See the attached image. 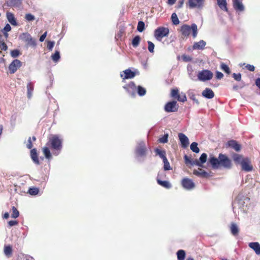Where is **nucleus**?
<instances>
[{"instance_id":"f257e3e1","label":"nucleus","mask_w":260,"mask_h":260,"mask_svg":"<svg viewBox=\"0 0 260 260\" xmlns=\"http://www.w3.org/2000/svg\"><path fill=\"white\" fill-rule=\"evenodd\" d=\"M62 140L57 135H53L49 138L48 142L46 143L47 146L43 148V152L45 157L50 159L51 154L49 147L53 151L54 154H58L62 147Z\"/></svg>"},{"instance_id":"f03ea898","label":"nucleus","mask_w":260,"mask_h":260,"mask_svg":"<svg viewBox=\"0 0 260 260\" xmlns=\"http://www.w3.org/2000/svg\"><path fill=\"white\" fill-rule=\"evenodd\" d=\"M209 162L213 169H217L220 168L230 169L232 166L231 160L225 154L222 153L219 154L218 158L214 156H210Z\"/></svg>"},{"instance_id":"7ed1b4c3","label":"nucleus","mask_w":260,"mask_h":260,"mask_svg":"<svg viewBox=\"0 0 260 260\" xmlns=\"http://www.w3.org/2000/svg\"><path fill=\"white\" fill-rule=\"evenodd\" d=\"M192 31V35L193 38H195L198 35V27L195 23H193L189 26L187 24H184L180 28V31L182 36L185 37H188Z\"/></svg>"},{"instance_id":"20e7f679","label":"nucleus","mask_w":260,"mask_h":260,"mask_svg":"<svg viewBox=\"0 0 260 260\" xmlns=\"http://www.w3.org/2000/svg\"><path fill=\"white\" fill-rule=\"evenodd\" d=\"M207 155L205 153H203L201 154L199 160L198 159H192L190 157H188L186 155H185L184 156L185 163L186 165H190L191 166H198L200 167L202 166V164L206 162L207 160Z\"/></svg>"},{"instance_id":"39448f33","label":"nucleus","mask_w":260,"mask_h":260,"mask_svg":"<svg viewBox=\"0 0 260 260\" xmlns=\"http://www.w3.org/2000/svg\"><path fill=\"white\" fill-rule=\"evenodd\" d=\"M169 29L168 27L160 26L154 30V36L157 40L161 41L163 38L169 35Z\"/></svg>"},{"instance_id":"423d86ee","label":"nucleus","mask_w":260,"mask_h":260,"mask_svg":"<svg viewBox=\"0 0 260 260\" xmlns=\"http://www.w3.org/2000/svg\"><path fill=\"white\" fill-rule=\"evenodd\" d=\"M171 98L177 99L178 101L180 102H185L187 100L186 95L184 93H179L177 88L171 89L170 93Z\"/></svg>"},{"instance_id":"0eeeda50","label":"nucleus","mask_w":260,"mask_h":260,"mask_svg":"<svg viewBox=\"0 0 260 260\" xmlns=\"http://www.w3.org/2000/svg\"><path fill=\"white\" fill-rule=\"evenodd\" d=\"M213 76L211 71L208 70H203L199 72L198 78L200 81H206L211 80Z\"/></svg>"},{"instance_id":"6e6552de","label":"nucleus","mask_w":260,"mask_h":260,"mask_svg":"<svg viewBox=\"0 0 260 260\" xmlns=\"http://www.w3.org/2000/svg\"><path fill=\"white\" fill-rule=\"evenodd\" d=\"M179 108V105L175 101L169 102L165 106V110L167 112H177Z\"/></svg>"},{"instance_id":"1a4fd4ad","label":"nucleus","mask_w":260,"mask_h":260,"mask_svg":"<svg viewBox=\"0 0 260 260\" xmlns=\"http://www.w3.org/2000/svg\"><path fill=\"white\" fill-rule=\"evenodd\" d=\"M182 187L186 190H191L195 187V184L192 180L188 178H184L181 180Z\"/></svg>"},{"instance_id":"9d476101","label":"nucleus","mask_w":260,"mask_h":260,"mask_svg":"<svg viewBox=\"0 0 260 260\" xmlns=\"http://www.w3.org/2000/svg\"><path fill=\"white\" fill-rule=\"evenodd\" d=\"M242 169L246 172H250L252 170L253 167L251 165V161L249 158H244L241 162Z\"/></svg>"},{"instance_id":"9b49d317","label":"nucleus","mask_w":260,"mask_h":260,"mask_svg":"<svg viewBox=\"0 0 260 260\" xmlns=\"http://www.w3.org/2000/svg\"><path fill=\"white\" fill-rule=\"evenodd\" d=\"M21 62L18 59L14 60L9 66V70L11 74L15 73L21 66Z\"/></svg>"},{"instance_id":"f8f14e48","label":"nucleus","mask_w":260,"mask_h":260,"mask_svg":"<svg viewBox=\"0 0 260 260\" xmlns=\"http://www.w3.org/2000/svg\"><path fill=\"white\" fill-rule=\"evenodd\" d=\"M123 88L132 96L135 95L136 86L134 82H131L129 84L124 86Z\"/></svg>"},{"instance_id":"ddd939ff","label":"nucleus","mask_w":260,"mask_h":260,"mask_svg":"<svg viewBox=\"0 0 260 260\" xmlns=\"http://www.w3.org/2000/svg\"><path fill=\"white\" fill-rule=\"evenodd\" d=\"M226 147H231L237 152L240 151L241 149L240 144L234 140L229 141L226 144Z\"/></svg>"},{"instance_id":"4468645a","label":"nucleus","mask_w":260,"mask_h":260,"mask_svg":"<svg viewBox=\"0 0 260 260\" xmlns=\"http://www.w3.org/2000/svg\"><path fill=\"white\" fill-rule=\"evenodd\" d=\"M146 152V148L144 142L140 143L138 146L136 152L138 156H144L145 155Z\"/></svg>"},{"instance_id":"2eb2a0df","label":"nucleus","mask_w":260,"mask_h":260,"mask_svg":"<svg viewBox=\"0 0 260 260\" xmlns=\"http://www.w3.org/2000/svg\"><path fill=\"white\" fill-rule=\"evenodd\" d=\"M178 137L181 142L182 147L184 148L187 147L189 145V140L187 136L184 134L180 133L178 134Z\"/></svg>"},{"instance_id":"dca6fc26","label":"nucleus","mask_w":260,"mask_h":260,"mask_svg":"<svg viewBox=\"0 0 260 260\" xmlns=\"http://www.w3.org/2000/svg\"><path fill=\"white\" fill-rule=\"evenodd\" d=\"M124 75L121 74L120 76L123 80L132 79L136 76L135 72L131 71L130 69H126L123 71Z\"/></svg>"},{"instance_id":"f3484780","label":"nucleus","mask_w":260,"mask_h":260,"mask_svg":"<svg viewBox=\"0 0 260 260\" xmlns=\"http://www.w3.org/2000/svg\"><path fill=\"white\" fill-rule=\"evenodd\" d=\"M204 0H189V7L190 8L195 7L202 8L203 6Z\"/></svg>"},{"instance_id":"a211bd4d","label":"nucleus","mask_w":260,"mask_h":260,"mask_svg":"<svg viewBox=\"0 0 260 260\" xmlns=\"http://www.w3.org/2000/svg\"><path fill=\"white\" fill-rule=\"evenodd\" d=\"M24 40L27 43V45L30 46H35L36 45V41L28 34H23Z\"/></svg>"},{"instance_id":"6ab92c4d","label":"nucleus","mask_w":260,"mask_h":260,"mask_svg":"<svg viewBox=\"0 0 260 260\" xmlns=\"http://www.w3.org/2000/svg\"><path fill=\"white\" fill-rule=\"evenodd\" d=\"M6 4L8 7L19 8L22 4V0H7Z\"/></svg>"},{"instance_id":"aec40b11","label":"nucleus","mask_w":260,"mask_h":260,"mask_svg":"<svg viewBox=\"0 0 260 260\" xmlns=\"http://www.w3.org/2000/svg\"><path fill=\"white\" fill-rule=\"evenodd\" d=\"M233 7L236 11L241 12L244 10V7L241 0H233Z\"/></svg>"},{"instance_id":"412c9836","label":"nucleus","mask_w":260,"mask_h":260,"mask_svg":"<svg viewBox=\"0 0 260 260\" xmlns=\"http://www.w3.org/2000/svg\"><path fill=\"white\" fill-rule=\"evenodd\" d=\"M202 95L207 99H212L214 98L215 94L212 89L209 88H206L202 92Z\"/></svg>"},{"instance_id":"4be33fe9","label":"nucleus","mask_w":260,"mask_h":260,"mask_svg":"<svg viewBox=\"0 0 260 260\" xmlns=\"http://www.w3.org/2000/svg\"><path fill=\"white\" fill-rule=\"evenodd\" d=\"M206 45V43L204 40H201L198 42H195L192 46L194 50H203Z\"/></svg>"},{"instance_id":"5701e85b","label":"nucleus","mask_w":260,"mask_h":260,"mask_svg":"<svg viewBox=\"0 0 260 260\" xmlns=\"http://www.w3.org/2000/svg\"><path fill=\"white\" fill-rule=\"evenodd\" d=\"M193 174L198 177L203 178H207L209 176L208 173L202 169H199V170H193Z\"/></svg>"},{"instance_id":"b1692460","label":"nucleus","mask_w":260,"mask_h":260,"mask_svg":"<svg viewBox=\"0 0 260 260\" xmlns=\"http://www.w3.org/2000/svg\"><path fill=\"white\" fill-rule=\"evenodd\" d=\"M230 229L231 234L233 236H237L238 235L239 233V229L236 223L234 222L231 223Z\"/></svg>"},{"instance_id":"393cba45","label":"nucleus","mask_w":260,"mask_h":260,"mask_svg":"<svg viewBox=\"0 0 260 260\" xmlns=\"http://www.w3.org/2000/svg\"><path fill=\"white\" fill-rule=\"evenodd\" d=\"M249 246L255 251L256 254H260V244L258 242L249 243Z\"/></svg>"},{"instance_id":"a878e982","label":"nucleus","mask_w":260,"mask_h":260,"mask_svg":"<svg viewBox=\"0 0 260 260\" xmlns=\"http://www.w3.org/2000/svg\"><path fill=\"white\" fill-rule=\"evenodd\" d=\"M7 18L8 21L12 25L16 26L17 25L16 20L15 18L14 15L13 13H12L11 12L7 13Z\"/></svg>"},{"instance_id":"bb28decb","label":"nucleus","mask_w":260,"mask_h":260,"mask_svg":"<svg viewBox=\"0 0 260 260\" xmlns=\"http://www.w3.org/2000/svg\"><path fill=\"white\" fill-rule=\"evenodd\" d=\"M30 156L32 160L34 161V162L37 164H39V160L38 157V154L37 152L36 149L34 148L30 150Z\"/></svg>"},{"instance_id":"cd10ccee","label":"nucleus","mask_w":260,"mask_h":260,"mask_svg":"<svg viewBox=\"0 0 260 260\" xmlns=\"http://www.w3.org/2000/svg\"><path fill=\"white\" fill-rule=\"evenodd\" d=\"M156 180H157V183L159 185H160V186H161L166 188L169 189L171 187V184L168 181H162L158 177L157 178Z\"/></svg>"},{"instance_id":"c85d7f7f","label":"nucleus","mask_w":260,"mask_h":260,"mask_svg":"<svg viewBox=\"0 0 260 260\" xmlns=\"http://www.w3.org/2000/svg\"><path fill=\"white\" fill-rule=\"evenodd\" d=\"M4 253L8 257H10L12 255V247L11 245H6L4 249Z\"/></svg>"},{"instance_id":"c756f323","label":"nucleus","mask_w":260,"mask_h":260,"mask_svg":"<svg viewBox=\"0 0 260 260\" xmlns=\"http://www.w3.org/2000/svg\"><path fill=\"white\" fill-rule=\"evenodd\" d=\"M219 8L225 11H228L227 4L226 0H217Z\"/></svg>"},{"instance_id":"7c9ffc66","label":"nucleus","mask_w":260,"mask_h":260,"mask_svg":"<svg viewBox=\"0 0 260 260\" xmlns=\"http://www.w3.org/2000/svg\"><path fill=\"white\" fill-rule=\"evenodd\" d=\"M27 97L30 99L32 95V92L34 90V84L32 82H29L27 84Z\"/></svg>"},{"instance_id":"2f4dec72","label":"nucleus","mask_w":260,"mask_h":260,"mask_svg":"<svg viewBox=\"0 0 260 260\" xmlns=\"http://www.w3.org/2000/svg\"><path fill=\"white\" fill-rule=\"evenodd\" d=\"M155 152L157 155H158L159 157L164 160L165 159L167 158L166 157V153L165 150H160L159 149L156 148L155 150Z\"/></svg>"},{"instance_id":"473e14b6","label":"nucleus","mask_w":260,"mask_h":260,"mask_svg":"<svg viewBox=\"0 0 260 260\" xmlns=\"http://www.w3.org/2000/svg\"><path fill=\"white\" fill-rule=\"evenodd\" d=\"M185 252L184 250H179L177 252V256L178 260H184L185 257Z\"/></svg>"},{"instance_id":"72a5a7b5","label":"nucleus","mask_w":260,"mask_h":260,"mask_svg":"<svg viewBox=\"0 0 260 260\" xmlns=\"http://www.w3.org/2000/svg\"><path fill=\"white\" fill-rule=\"evenodd\" d=\"M140 41L141 38L139 36H136V37H135L133 39L132 42L133 46L135 48L137 47L140 43Z\"/></svg>"},{"instance_id":"f704fd0d","label":"nucleus","mask_w":260,"mask_h":260,"mask_svg":"<svg viewBox=\"0 0 260 260\" xmlns=\"http://www.w3.org/2000/svg\"><path fill=\"white\" fill-rule=\"evenodd\" d=\"M190 149L195 153H199L200 151V149L198 147V143L195 142L191 144Z\"/></svg>"},{"instance_id":"c9c22d12","label":"nucleus","mask_w":260,"mask_h":260,"mask_svg":"<svg viewBox=\"0 0 260 260\" xmlns=\"http://www.w3.org/2000/svg\"><path fill=\"white\" fill-rule=\"evenodd\" d=\"M12 210V213L11 214V217L14 218H16L18 217L19 216V212L18 211L17 209L15 207L13 206Z\"/></svg>"},{"instance_id":"e433bc0d","label":"nucleus","mask_w":260,"mask_h":260,"mask_svg":"<svg viewBox=\"0 0 260 260\" xmlns=\"http://www.w3.org/2000/svg\"><path fill=\"white\" fill-rule=\"evenodd\" d=\"M243 157L241 155L238 154H235L233 155V159L235 162L240 163L241 164V162L243 159Z\"/></svg>"},{"instance_id":"4c0bfd02","label":"nucleus","mask_w":260,"mask_h":260,"mask_svg":"<svg viewBox=\"0 0 260 260\" xmlns=\"http://www.w3.org/2000/svg\"><path fill=\"white\" fill-rule=\"evenodd\" d=\"M51 58L53 61L56 62L60 59V54L58 51H56L55 52L51 55Z\"/></svg>"},{"instance_id":"58836bf2","label":"nucleus","mask_w":260,"mask_h":260,"mask_svg":"<svg viewBox=\"0 0 260 260\" xmlns=\"http://www.w3.org/2000/svg\"><path fill=\"white\" fill-rule=\"evenodd\" d=\"M171 19L172 23L174 25H177L179 23L180 21L178 18L177 15L175 13H173L171 16Z\"/></svg>"},{"instance_id":"ea45409f","label":"nucleus","mask_w":260,"mask_h":260,"mask_svg":"<svg viewBox=\"0 0 260 260\" xmlns=\"http://www.w3.org/2000/svg\"><path fill=\"white\" fill-rule=\"evenodd\" d=\"M145 29V23L144 22L140 21L138 22L137 26V30L139 32H142Z\"/></svg>"},{"instance_id":"a19ab883","label":"nucleus","mask_w":260,"mask_h":260,"mask_svg":"<svg viewBox=\"0 0 260 260\" xmlns=\"http://www.w3.org/2000/svg\"><path fill=\"white\" fill-rule=\"evenodd\" d=\"M163 162L164 164V169L165 171H169V170H171L172 169V168L170 167V163L168 161L167 158L163 160Z\"/></svg>"},{"instance_id":"79ce46f5","label":"nucleus","mask_w":260,"mask_h":260,"mask_svg":"<svg viewBox=\"0 0 260 260\" xmlns=\"http://www.w3.org/2000/svg\"><path fill=\"white\" fill-rule=\"evenodd\" d=\"M146 89L141 86H138V93L140 96H143L146 94Z\"/></svg>"},{"instance_id":"37998d69","label":"nucleus","mask_w":260,"mask_h":260,"mask_svg":"<svg viewBox=\"0 0 260 260\" xmlns=\"http://www.w3.org/2000/svg\"><path fill=\"white\" fill-rule=\"evenodd\" d=\"M221 69L228 74H230L231 73L229 67L224 63L221 64Z\"/></svg>"},{"instance_id":"c03bdc74","label":"nucleus","mask_w":260,"mask_h":260,"mask_svg":"<svg viewBox=\"0 0 260 260\" xmlns=\"http://www.w3.org/2000/svg\"><path fill=\"white\" fill-rule=\"evenodd\" d=\"M168 134H165L162 137L160 138L158 141L161 143H166L168 142Z\"/></svg>"},{"instance_id":"a18cd8bd","label":"nucleus","mask_w":260,"mask_h":260,"mask_svg":"<svg viewBox=\"0 0 260 260\" xmlns=\"http://www.w3.org/2000/svg\"><path fill=\"white\" fill-rule=\"evenodd\" d=\"M39 189L37 187L30 188L28 190V193L31 195H36L39 193Z\"/></svg>"},{"instance_id":"49530a36","label":"nucleus","mask_w":260,"mask_h":260,"mask_svg":"<svg viewBox=\"0 0 260 260\" xmlns=\"http://www.w3.org/2000/svg\"><path fill=\"white\" fill-rule=\"evenodd\" d=\"M148 50L151 53L154 52V44L151 41H148Z\"/></svg>"},{"instance_id":"de8ad7c7","label":"nucleus","mask_w":260,"mask_h":260,"mask_svg":"<svg viewBox=\"0 0 260 260\" xmlns=\"http://www.w3.org/2000/svg\"><path fill=\"white\" fill-rule=\"evenodd\" d=\"M4 30L6 31L5 33H4V35L7 38L8 36V34L7 33V32L8 31H10L11 30V26L9 24H7L4 28Z\"/></svg>"},{"instance_id":"09e8293b","label":"nucleus","mask_w":260,"mask_h":260,"mask_svg":"<svg viewBox=\"0 0 260 260\" xmlns=\"http://www.w3.org/2000/svg\"><path fill=\"white\" fill-rule=\"evenodd\" d=\"M25 18L29 21H33L35 20V16L31 14L28 13L25 15Z\"/></svg>"},{"instance_id":"8fccbe9b","label":"nucleus","mask_w":260,"mask_h":260,"mask_svg":"<svg viewBox=\"0 0 260 260\" xmlns=\"http://www.w3.org/2000/svg\"><path fill=\"white\" fill-rule=\"evenodd\" d=\"M182 58L183 60L185 62H189L191 61L192 60V58L190 56L185 54H183L182 55Z\"/></svg>"},{"instance_id":"3c124183","label":"nucleus","mask_w":260,"mask_h":260,"mask_svg":"<svg viewBox=\"0 0 260 260\" xmlns=\"http://www.w3.org/2000/svg\"><path fill=\"white\" fill-rule=\"evenodd\" d=\"M54 46V42L53 41H48L47 45V49L51 51Z\"/></svg>"},{"instance_id":"603ef678","label":"nucleus","mask_w":260,"mask_h":260,"mask_svg":"<svg viewBox=\"0 0 260 260\" xmlns=\"http://www.w3.org/2000/svg\"><path fill=\"white\" fill-rule=\"evenodd\" d=\"M19 51L17 49L13 50L11 52V55L13 57H16L19 55Z\"/></svg>"},{"instance_id":"864d4df0","label":"nucleus","mask_w":260,"mask_h":260,"mask_svg":"<svg viewBox=\"0 0 260 260\" xmlns=\"http://www.w3.org/2000/svg\"><path fill=\"white\" fill-rule=\"evenodd\" d=\"M233 77L234 78L235 80L239 81L241 80V74L240 73H233Z\"/></svg>"},{"instance_id":"5fc2aeb1","label":"nucleus","mask_w":260,"mask_h":260,"mask_svg":"<svg viewBox=\"0 0 260 260\" xmlns=\"http://www.w3.org/2000/svg\"><path fill=\"white\" fill-rule=\"evenodd\" d=\"M8 224L10 227L16 225L18 224L17 220H10L8 222Z\"/></svg>"},{"instance_id":"6e6d98bb","label":"nucleus","mask_w":260,"mask_h":260,"mask_svg":"<svg viewBox=\"0 0 260 260\" xmlns=\"http://www.w3.org/2000/svg\"><path fill=\"white\" fill-rule=\"evenodd\" d=\"M33 145L32 143V141L31 140V137H29L27 141V144L26 145V147L28 149H31L32 148Z\"/></svg>"},{"instance_id":"4d7b16f0","label":"nucleus","mask_w":260,"mask_h":260,"mask_svg":"<svg viewBox=\"0 0 260 260\" xmlns=\"http://www.w3.org/2000/svg\"><path fill=\"white\" fill-rule=\"evenodd\" d=\"M223 77V74L221 73V72H216V78L217 79H221V78H222Z\"/></svg>"},{"instance_id":"13d9d810","label":"nucleus","mask_w":260,"mask_h":260,"mask_svg":"<svg viewBox=\"0 0 260 260\" xmlns=\"http://www.w3.org/2000/svg\"><path fill=\"white\" fill-rule=\"evenodd\" d=\"M246 68L250 71H251V72H253L255 70V67H254V66L253 65H251V64H247L246 66Z\"/></svg>"},{"instance_id":"bf43d9fd","label":"nucleus","mask_w":260,"mask_h":260,"mask_svg":"<svg viewBox=\"0 0 260 260\" xmlns=\"http://www.w3.org/2000/svg\"><path fill=\"white\" fill-rule=\"evenodd\" d=\"M47 31L45 32L40 38V41L43 42L44 41L45 38L46 37Z\"/></svg>"},{"instance_id":"052dcab7","label":"nucleus","mask_w":260,"mask_h":260,"mask_svg":"<svg viewBox=\"0 0 260 260\" xmlns=\"http://www.w3.org/2000/svg\"><path fill=\"white\" fill-rule=\"evenodd\" d=\"M255 84L256 86L260 89V78H258L255 80Z\"/></svg>"},{"instance_id":"680f3d73","label":"nucleus","mask_w":260,"mask_h":260,"mask_svg":"<svg viewBox=\"0 0 260 260\" xmlns=\"http://www.w3.org/2000/svg\"><path fill=\"white\" fill-rule=\"evenodd\" d=\"M183 3H184V1L183 0H180L179 3H178V8L182 7L183 5Z\"/></svg>"},{"instance_id":"e2e57ef3","label":"nucleus","mask_w":260,"mask_h":260,"mask_svg":"<svg viewBox=\"0 0 260 260\" xmlns=\"http://www.w3.org/2000/svg\"><path fill=\"white\" fill-rule=\"evenodd\" d=\"M244 86H242L241 87H239L238 85H234L233 86V89L235 90H237L239 88H242Z\"/></svg>"},{"instance_id":"0e129e2a","label":"nucleus","mask_w":260,"mask_h":260,"mask_svg":"<svg viewBox=\"0 0 260 260\" xmlns=\"http://www.w3.org/2000/svg\"><path fill=\"white\" fill-rule=\"evenodd\" d=\"M9 217V213L8 212H6L3 215L4 218L8 219Z\"/></svg>"},{"instance_id":"69168bd1","label":"nucleus","mask_w":260,"mask_h":260,"mask_svg":"<svg viewBox=\"0 0 260 260\" xmlns=\"http://www.w3.org/2000/svg\"><path fill=\"white\" fill-rule=\"evenodd\" d=\"M176 1V0H168V4L171 5H173L175 4Z\"/></svg>"},{"instance_id":"338daca9","label":"nucleus","mask_w":260,"mask_h":260,"mask_svg":"<svg viewBox=\"0 0 260 260\" xmlns=\"http://www.w3.org/2000/svg\"><path fill=\"white\" fill-rule=\"evenodd\" d=\"M32 139V140L33 141H36V137L35 136H32V138H31V140Z\"/></svg>"},{"instance_id":"774afa93","label":"nucleus","mask_w":260,"mask_h":260,"mask_svg":"<svg viewBox=\"0 0 260 260\" xmlns=\"http://www.w3.org/2000/svg\"><path fill=\"white\" fill-rule=\"evenodd\" d=\"M187 260H194V259L192 257H188V258H187Z\"/></svg>"}]
</instances>
